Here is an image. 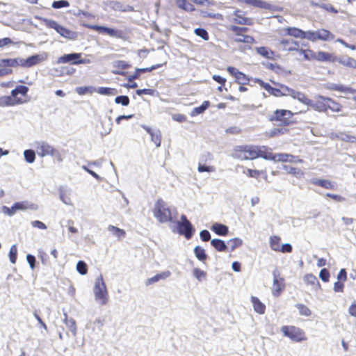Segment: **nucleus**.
<instances>
[{
	"mask_svg": "<svg viewBox=\"0 0 356 356\" xmlns=\"http://www.w3.org/2000/svg\"><path fill=\"white\" fill-rule=\"evenodd\" d=\"M92 291L95 301L97 304L105 305L108 303L109 300L108 292L102 275L95 278Z\"/></svg>",
	"mask_w": 356,
	"mask_h": 356,
	"instance_id": "nucleus-1",
	"label": "nucleus"
},
{
	"mask_svg": "<svg viewBox=\"0 0 356 356\" xmlns=\"http://www.w3.org/2000/svg\"><path fill=\"white\" fill-rule=\"evenodd\" d=\"M29 88L25 86H18L11 91L9 96L0 97V106H13L17 104H22L24 102L18 97V95L25 96Z\"/></svg>",
	"mask_w": 356,
	"mask_h": 356,
	"instance_id": "nucleus-2",
	"label": "nucleus"
},
{
	"mask_svg": "<svg viewBox=\"0 0 356 356\" xmlns=\"http://www.w3.org/2000/svg\"><path fill=\"white\" fill-rule=\"evenodd\" d=\"M259 146L240 145L236 146L232 153V156L239 160L254 159L259 157Z\"/></svg>",
	"mask_w": 356,
	"mask_h": 356,
	"instance_id": "nucleus-3",
	"label": "nucleus"
},
{
	"mask_svg": "<svg viewBox=\"0 0 356 356\" xmlns=\"http://www.w3.org/2000/svg\"><path fill=\"white\" fill-rule=\"evenodd\" d=\"M42 21L47 27L54 29L58 34L65 38L74 40L77 37L76 33L58 24L56 21L48 19H42Z\"/></svg>",
	"mask_w": 356,
	"mask_h": 356,
	"instance_id": "nucleus-4",
	"label": "nucleus"
},
{
	"mask_svg": "<svg viewBox=\"0 0 356 356\" xmlns=\"http://www.w3.org/2000/svg\"><path fill=\"white\" fill-rule=\"evenodd\" d=\"M173 211L163 200H157V220L161 222H172Z\"/></svg>",
	"mask_w": 356,
	"mask_h": 356,
	"instance_id": "nucleus-5",
	"label": "nucleus"
},
{
	"mask_svg": "<svg viewBox=\"0 0 356 356\" xmlns=\"http://www.w3.org/2000/svg\"><path fill=\"white\" fill-rule=\"evenodd\" d=\"M177 232L185 236L186 239H190L193 234L194 229L191 222L187 219L185 215H181L180 220L177 221Z\"/></svg>",
	"mask_w": 356,
	"mask_h": 356,
	"instance_id": "nucleus-6",
	"label": "nucleus"
},
{
	"mask_svg": "<svg viewBox=\"0 0 356 356\" xmlns=\"http://www.w3.org/2000/svg\"><path fill=\"white\" fill-rule=\"evenodd\" d=\"M305 39L312 42L317 40L327 41L334 39V35L326 29H319L315 31H305Z\"/></svg>",
	"mask_w": 356,
	"mask_h": 356,
	"instance_id": "nucleus-7",
	"label": "nucleus"
},
{
	"mask_svg": "<svg viewBox=\"0 0 356 356\" xmlns=\"http://www.w3.org/2000/svg\"><path fill=\"white\" fill-rule=\"evenodd\" d=\"M284 336L293 341L300 342L306 339L304 332L295 326L284 325L281 327Z\"/></svg>",
	"mask_w": 356,
	"mask_h": 356,
	"instance_id": "nucleus-8",
	"label": "nucleus"
},
{
	"mask_svg": "<svg viewBox=\"0 0 356 356\" xmlns=\"http://www.w3.org/2000/svg\"><path fill=\"white\" fill-rule=\"evenodd\" d=\"M38 154L41 157L46 156H58L59 153L51 145L44 141H39L35 143Z\"/></svg>",
	"mask_w": 356,
	"mask_h": 356,
	"instance_id": "nucleus-9",
	"label": "nucleus"
},
{
	"mask_svg": "<svg viewBox=\"0 0 356 356\" xmlns=\"http://www.w3.org/2000/svg\"><path fill=\"white\" fill-rule=\"evenodd\" d=\"M48 54L46 52L41 53L40 54H36L31 56L26 59L22 58L21 66L24 67H31L33 65H35L42 61H44L47 59Z\"/></svg>",
	"mask_w": 356,
	"mask_h": 356,
	"instance_id": "nucleus-10",
	"label": "nucleus"
},
{
	"mask_svg": "<svg viewBox=\"0 0 356 356\" xmlns=\"http://www.w3.org/2000/svg\"><path fill=\"white\" fill-rule=\"evenodd\" d=\"M273 282L271 287L273 296L277 297L284 289V279L280 277V274L277 270L273 271Z\"/></svg>",
	"mask_w": 356,
	"mask_h": 356,
	"instance_id": "nucleus-11",
	"label": "nucleus"
},
{
	"mask_svg": "<svg viewBox=\"0 0 356 356\" xmlns=\"http://www.w3.org/2000/svg\"><path fill=\"white\" fill-rule=\"evenodd\" d=\"M292 116L291 111L282 109L276 110L269 119L271 121H280L284 124H288Z\"/></svg>",
	"mask_w": 356,
	"mask_h": 356,
	"instance_id": "nucleus-12",
	"label": "nucleus"
},
{
	"mask_svg": "<svg viewBox=\"0 0 356 356\" xmlns=\"http://www.w3.org/2000/svg\"><path fill=\"white\" fill-rule=\"evenodd\" d=\"M275 162H289V163H302V160L298 157L286 153L274 154Z\"/></svg>",
	"mask_w": 356,
	"mask_h": 356,
	"instance_id": "nucleus-13",
	"label": "nucleus"
},
{
	"mask_svg": "<svg viewBox=\"0 0 356 356\" xmlns=\"http://www.w3.org/2000/svg\"><path fill=\"white\" fill-rule=\"evenodd\" d=\"M81 57V54H80V53H72V54H65L58 58V63H70L73 65H79V63H77V62L79 60H80Z\"/></svg>",
	"mask_w": 356,
	"mask_h": 356,
	"instance_id": "nucleus-14",
	"label": "nucleus"
},
{
	"mask_svg": "<svg viewBox=\"0 0 356 356\" xmlns=\"http://www.w3.org/2000/svg\"><path fill=\"white\" fill-rule=\"evenodd\" d=\"M327 97L318 95L316 97V100L315 102L312 101V104L309 105L314 110L318 111L319 112H324L327 110V102H326Z\"/></svg>",
	"mask_w": 356,
	"mask_h": 356,
	"instance_id": "nucleus-15",
	"label": "nucleus"
},
{
	"mask_svg": "<svg viewBox=\"0 0 356 356\" xmlns=\"http://www.w3.org/2000/svg\"><path fill=\"white\" fill-rule=\"evenodd\" d=\"M92 29L99 32V33H106L112 37H115V38H121L122 37V32L120 31L115 30L114 29L102 26H97V25L92 26Z\"/></svg>",
	"mask_w": 356,
	"mask_h": 356,
	"instance_id": "nucleus-16",
	"label": "nucleus"
},
{
	"mask_svg": "<svg viewBox=\"0 0 356 356\" xmlns=\"http://www.w3.org/2000/svg\"><path fill=\"white\" fill-rule=\"evenodd\" d=\"M282 50L293 51L298 50L299 43L291 39H282L280 41Z\"/></svg>",
	"mask_w": 356,
	"mask_h": 356,
	"instance_id": "nucleus-17",
	"label": "nucleus"
},
{
	"mask_svg": "<svg viewBox=\"0 0 356 356\" xmlns=\"http://www.w3.org/2000/svg\"><path fill=\"white\" fill-rule=\"evenodd\" d=\"M316 60L320 62H334L337 58L332 54L320 51L316 52Z\"/></svg>",
	"mask_w": 356,
	"mask_h": 356,
	"instance_id": "nucleus-18",
	"label": "nucleus"
},
{
	"mask_svg": "<svg viewBox=\"0 0 356 356\" xmlns=\"http://www.w3.org/2000/svg\"><path fill=\"white\" fill-rule=\"evenodd\" d=\"M304 281L306 284H309L312 286L313 289L317 291L321 289V285L318 281L317 277L313 274H307L304 276Z\"/></svg>",
	"mask_w": 356,
	"mask_h": 356,
	"instance_id": "nucleus-19",
	"label": "nucleus"
},
{
	"mask_svg": "<svg viewBox=\"0 0 356 356\" xmlns=\"http://www.w3.org/2000/svg\"><path fill=\"white\" fill-rule=\"evenodd\" d=\"M14 208L16 210V212L17 211L22 210H33L35 211L38 209V207L36 204L31 203L28 202H16L14 204Z\"/></svg>",
	"mask_w": 356,
	"mask_h": 356,
	"instance_id": "nucleus-20",
	"label": "nucleus"
},
{
	"mask_svg": "<svg viewBox=\"0 0 356 356\" xmlns=\"http://www.w3.org/2000/svg\"><path fill=\"white\" fill-rule=\"evenodd\" d=\"M251 302L255 312L259 314H264L266 311V305L260 301V300L255 297L251 296Z\"/></svg>",
	"mask_w": 356,
	"mask_h": 356,
	"instance_id": "nucleus-21",
	"label": "nucleus"
},
{
	"mask_svg": "<svg viewBox=\"0 0 356 356\" xmlns=\"http://www.w3.org/2000/svg\"><path fill=\"white\" fill-rule=\"evenodd\" d=\"M63 322L71 332L72 334L74 337H76L77 334V328L75 320L72 318H68L67 314L65 313Z\"/></svg>",
	"mask_w": 356,
	"mask_h": 356,
	"instance_id": "nucleus-22",
	"label": "nucleus"
},
{
	"mask_svg": "<svg viewBox=\"0 0 356 356\" xmlns=\"http://www.w3.org/2000/svg\"><path fill=\"white\" fill-rule=\"evenodd\" d=\"M22 58H8L0 60V67H17L21 66Z\"/></svg>",
	"mask_w": 356,
	"mask_h": 356,
	"instance_id": "nucleus-23",
	"label": "nucleus"
},
{
	"mask_svg": "<svg viewBox=\"0 0 356 356\" xmlns=\"http://www.w3.org/2000/svg\"><path fill=\"white\" fill-rule=\"evenodd\" d=\"M340 64L353 68H356V60L353 58L343 56L337 58V60Z\"/></svg>",
	"mask_w": 356,
	"mask_h": 356,
	"instance_id": "nucleus-24",
	"label": "nucleus"
},
{
	"mask_svg": "<svg viewBox=\"0 0 356 356\" xmlns=\"http://www.w3.org/2000/svg\"><path fill=\"white\" fill-rule=\"evenodd\" d=\"M287 35L296 38H305V31L296 27H288L286 29Z\"/></svg>",
	"mask_w": 356,
	"mask_h": 356,
	"instance_id": "nucleus-25",
	"label": "nucleus"
},
{
	"mask_svg": "<svg viewBox=\"0 0 356 356\" xmlns=\"http://www.w3.org/2000/svg\"><path fill=\"white\" fill-rule=\"evenodd\" d=\"M113 66L116 68L113 71L115 74H122L121 70L127 69L130 65L124 60H116L113 63Z\"/></svg>",
	"mask_w": 356,
	"mask_h": 356,
	"instance_id": "nucleus-26",
	"label": "nucleus"
},
{
	"mask_svg": "<svg viewBox=\"0 0 356 356\" xmlns=\"http://www.w3.org/2000/svg\"><path fill=\"white\" fill-rule=\"evenodd\" d=\"M248 5L265 10H270L272 5L263 0H248Z\"/></svg>",
	"mask_w": 356,
	"mask_h": 356,
	"instance_id": "nucleus-27",
	"label": "nucleus"
},
{
	"mask_svg": "<svg viewBox=\"0 0 356 356\" xmlns=\"http://www.w3.org/2000/svg\"><path fill=\"white\" fill-rule=\"evenodd\" d=\"M211 229L220 236H226L228 233V227L220 223H214L211 227Z\"/></svg>",
	"mask_w": 356,
	"mask_h": 356,
	"instance_id": "nucleus-28",
	"label": "nucleus"
},
{
	"mask_svg": "<svg viewBox=\"0 0 356 356\" xmlns=\"http://www.w3.org/2000/svg\"><path fill=\"white\" fill-rule=\"evenodd\" d=\"M259 157H261L266 160H274V154L268 150L266 146H259Z\"/></svg>",
	"mask_w": 356,
	"mask_h": 356,
	"instance_id": "nucleus-29",
	"label": "nucleus"
},
{
	"mask_svg": "<svg viewBox=\"0 0 356 356\" xmlns=\"http://www.w3.org/2000/svg\"><path fill=\"white\" fill-rule=\"evenodd\" d=\"M95 92L106 96H115L118 94V90L116 89L107 87L96 88V90Z\"/></svg>",
	"mask_w": 356,
	"mask_h": 356,
	"instance_id": "nucleus-30",
	"label": "nucleus"
},
{
	"mask_svg": "<svg viewBox=\"0 0 356 356\" xmlns=\"http://www.w3.org/2000/svg\"><path fill=\"white\" fill-rule=\"evenodd\" d=\"M280 241H281V238L278 236L273 235V236H270L269 245H270V248L275 252H279L280 250Z\"/></svg>",
	"mask_w": 356,
	"mask_h": 356,
	"instance_id": "nucleus-31",
	"label": "nucleus"
},
{
	"mask_svg": "<svg viewBox=\"0 0 356 356\" xmlns=\"http://www.w3.org/2000/svg\"><path fill=\"white\" fill-rule=\"evenodd\" d=\"M293 98L298 99L300 102L307 106H309L310 104H312V100L309 99L305 94L300 92L299 91H295Z\"/></svg>",
	"mask_w": 356,
	"mask_h": 356,
	"instance_id": "nucleus-32",
	"label": "nucleus"
},
{
	"mask_svg": "<svg viewBox=\"0 0 356 356\" xmlns=\"http://www.w3.org/2000/svg\"><path fill=\"white\" fill-rule=\"evenodd\" d=\"M326 102H327V109L331 110L333 112H339L341 110L342 106L334 101V99L328 97L325 99Z\"/></svg>",
	"mask_w": 356,
	"mask_h": 356,
	"instance_id": "nucleus-33",
	"label": "nucleus"
},
{
	"mask_svg": "<svg viewBox=\"0 0 356 356\" xmlns=\"http://www.w3.org/2000/svg\"><path fill=\"white\" fill-rule=\"evenodd\" d=\"M211 244L215 249L220 252L226 251L227 249V246L226 245L225 241L221 239H213L211 241Z\"/></svg>",
	"mask_w": 356,
	"mask_h": 356,
	"instance_id": "nucleus-34",
	"label": "nucleus"
},
{
	"mask_svg": "<svg viewBox=\"0 0 356 356\" xmlns=\"http://www.w3.org/2000/svg\"><path fill=\"white\" fill-rule=\"evenodd\" d=\"M177 6L186 11L192 12L195 10L194 6L186 0H176Z\"/></svg>",
	"mask_w": 356,
	"mask_h": 356,
	"instance_id": "nucleus-35",
	"label": "nucleus"
},
{
	"mask_svg": "<svg viewBox=\"0 0 356 356\" xmlns=\"http://www.w3.org/2000/svg\"><path fill=\"white\" fill-rule=\"evenodd\" d=\"M283 169L287 171L288 173L294 175L297 178H301L304 176V172L299 168L284 165H283Z\"/></svg>",
	"mask_w": 356,
	"mask_h": 356,
	"instance_id": "nucleus-36",
	"label": "nucleus"
},
{
	"mask_svg": "<svg viewBox=\"0 0 356 356\" xmlns=\"http://www.w3.org/2000/svg\"><path fill=\"white\" fill-rule=\"evenodd\" d=\"M312 183L327 189H332L334 187V185L332 182L326 179H316L312 181Z\"/></svg>",
	"mask_w": 356,
	"mask_h": 356,
	"instance_id": "nucleus-37",
	"label": "nucleus"
},
{
	"mask_svg": "<svg viewBox=\"0 0 356 356\" xmlns=\"http://www.w3.org/2000/svg\"><path fill=\"white\" fill-rule=\"evenodd\" d=\"M108 230L111 232L115 236H116L118 239L123 238L126 235V232L124 230L120 229L113 225H109L108 227Z\"/></svg>",
	"mask_w": 356,
	"mask_h": 356,
	"instance_id": "nucleus-38",
	"label": "nucleus"
},
{
	"mask_svg": "<svg viewBox=\"0 0 356 356\" xmlns=\"http://www.w3.org/2000/svg\"><path fill=\"white\" fill-rule=\"evenodd\" d=\"M239 11L237 10L236 13H235V16H236V18L234 19V21L238 24H248V25H250L252 24V19H249V18H247V17H244L243 16H241L240 14H239Z\"/></svg>",
	"mask_w": 356,
	"mask_h": 356,
	"instance_id": "nucleus-39",
	"label": "nucleus"
},
{
	"mask_svg": "<svg viewBox=\"0 0 356 356\" xmlns=\"http://www.w3.org/2000/svg\"><path fill=\"white\" fill-rule=\"evenodd\" d=\"M96 90V88L93 86H82L77 87L75 91L80 95H85L86 93L92 94Z\"/></svg>",
	"mask_w": 356,
	"mask_h": 356,
	"instance_id": "nucleus-40",
	"label": "nucleus"
},
{
	"mask_svg": "<svg viewBox=\"0 0 356 356\" xmlns=\"http://www.w3.org/2000/svg\"><path fill=\"white\" fill-rule=\"evenodd\" d=\"M237 42H244L252 44L254 42V38L250 35H245L241 33H237V36L234 39Z\"/></svg>",
	"mask_w": 356,
	"mask_h": 356,
	"instance_id": "nucleus-41",
	"label": "nucleus"
},
{
	"mask_svg": "<svg viewBox=\"0 0 356 356\" xmlns=\"http://www.w3.org/2000/svg\"><path fill=\"white\" fill-rule=\"evenodd\" d=\"M257 51L259 54L267 58H271L274 56L273 51L264 47L257 48Z\"/></svg>",
	"mask_w": 356,
	"mask_h": 356,
	"instance_id": "nucleus-42",
	"label": "nucleus"
},
{
	"mask_svg": "<svg viewBox=\"0 0 356 356\" xmlns=\"http://www.w3.org/2000/svg\"><path fill=\"white\" fill-rule=\"evenodd\" d=\"M194 253L195 257L200 260V261H204L207 256L205 253V250L204 248H202L200 246H196L194 248Z\"/></svg>",
	"mask_w": 356,
	"mask_h": 356,
	"instance_id": "nucleus-43",
	"label": "nucleus"
},
{
	"mask_svg": "<svg viewBox=\"0 0 356 356\" xmlns=\"http://www.w3.org/2000/svg\"><path fill=\"white\" fill-rule=\"evenodd\" d=\"M209 102H204L201 106L193 108V110L191 112V115L195 116L196 115L202 113L209 107Z\"/></svg>",
	"mask_w": 356,
	"mask_h": 356,
	"instance_id": "nucleus-44",
	"label": "nucleus"
},
{
	"mask_svg": "<svg viewBox=\"0 0 356 356\" xmlns=\"http://www.w3.org/2000/svg\"><path fill=\"white\" fill-rule=\"evenodd\" d=\"M243 173L249 177L259 178L261 175L265 174L263 170L246 169Z\"/></svg>",
	"mask_w": 356,
	"mask_h": 356,
	"instance_id": "nucleus-45",
	"label": "nucleus"
},
{
	"mask_svg": "<svg viewBox=\"0 0 356 356\" xmlns=\"http://www.w3.org/2000/svg\"><path fill=\"white\" fill-rule=\"evenodd\" d=\"M17 248L15 244L13 245L9 251L8 257L10 261L15 264L17 261Z\"/></svg>",
	"mask_w": 356,
	"mask_h": 356,
	"instance_id": "nucleus-46",
	"label": "nucleus"
},
{
	"mask_svg": "<svg viewBox=\"0 0 356 356\" xmlns=\"http://www.w3.org/2000/svg\"><path fill=\"white\" fill-rule=\"evenodd\" d=\"M24 159L27 163H32L35 159V153L32 149H26L24 152Z\"/></svg>",
	"mask_w": 356,
	"mask_h": 356,
	"instance_id": "nucleus-47",
	"label": "nucleus"
},
{
	"mask_svg": "<svg viewBox=\"0 0 356 356\" xmlns=\"http://www.w3.org/2000/svg\"><path fill=\"white\" fill-rule=\"evenodd\" d=\"M296 307L298 309L299 314L302 316H309L312 314L311 310L303 304L296 305Z\"/></svg>",
	"mask_w": 356,
	"mask_h": 356,
	"instance_id": "nucleus-48",
	"label": "nucleus"
},
{
	"mask_svg": "<svg viewBox=\"0 0 356 356\" xmlns=\"http://www.w3.org/2000/svg\"><path fill=\"white\" fill-rule=\"evenodd\" d=\"M236 81L241 85H245L250 81V79L243 72H240L235 77Z\"/></svg>",
	"mask_w": 356,
	"mask_h": 356,
	"instance_id": "nucleus-49",
	"label": "nucleus"
},
{
	"mask_svg": "<svg viewBox=\"0 0 356 356\" xmlns=\"http://www.w3.org/2000/svg\"><path fill=\"white\" fill-rule=\"evenodd\" d=\"M76 269L77 272L82 275H86L88 273L87 265L83 261H79L77 262Z\"/></svg>",
	"mask_w": 356,
	"mask_h": 356,
	"instance_id": "nucleus-50",
	"label": "nucleus"
},
{
	"mask_svg": "<svg viewBox=\"0 0 356 356\" xmlns=\"http://www.w3.org/2000/svg\"><path fill=\"white\" fill-rule=\"evenodd\" d=\"M346 87L341 84L330 83L327 86V88L331 90L339 91L346 94Z\"/></svg>",
	"mask_w": 356,
	"mask_h": 356,
	"instance_id": "nucleus-51",
	"label": "nucleus"
},
{
	"mask_svg": "<svg viewBox=\"0 0 356 356\" xmlns=\"http://www.w3.org/2000/svg\"><path fill=\"white\" fill-rule=\"evenodd\" d=\"M280 91L282 92V96H291V97H293L294 92L296 91L295 90L282 84L280 85Z\"/></svg>",
	"mask_w": 356,
	"mask_h": 356,
	"instance_id": "nucleus-52",
	"label": "nucleus"
},
{
	"mask_svg": "<svg viewBox=\"0 0 356 356\" xmlns=\"http://www.w3.org/2000/svg\"><path fill=\"white\" fill-rule=\"evenodd\" d=\"M193 275L198 281H202L206 277L207 273L205 271L196 268L193 269Z\"/></svg>",
	"mask_w": 356,
	"mask_h": 356,
	"instance_id": "nucleus-53",
	"label": "nucleus"
},
{
	"mask_svg": "<svg viewBox=\"0 0 356 356\" xmlns=\"http://www.w3.org/2000/svg\"><path fill=\"white\" fill-rule=\"evenodd\" d=\"M195 33L197 35L202 38L204 40H209V35L207 31L202 28H197L194 31Z\"/></svg>",
	"mask_w": 356,
	"mask_h": 356,
	"instance_id": "nucleus-54",
	"label": "nucleus"
},
{
	"mask_svg": "<svg viewBox=\"0 0 356 356\" xmlns=\"http://www.w3.org/2000/svg\"><path fill=\"white\" fill-rule=\"evenodd\" d=\"M115 102L116 104H121L123 106H127L129 104V99L127 96L124 95L118 96L115 99Z\"/></svg>",
	"mask_w": 356,
	"mask_h": 356,
	"instance_id": "nucleus-55",
	"label": "nucleus"
},
{
	"mask_svg": "<svg viewBox=\"0 0 356 356\" xmlns=\"http://www.w3.org/2000/svg\"><path fill=\"white\" fill-rule=\"evenodd\" d=\"M70 3L67 1L65 0H60L54 1L52 3V7L56 9L61 8L63 7H68Z\"/></svg>",
	"mask_w": 356,
	"mask_h": 356,
	"instance_id": "nucleus-56",
	"label": "nucleus"
},
{
	"mask_svg": "<svg viewBox=\"0 0 356 356\" xmlns=\"http://www.w3.org/2000/svg\"><path fill=\"white\" fill-rule=\"evenodd\" d=\"M197 170L199 172H213L216 170V168L211 165H204L199 164Z\"/></svg>",
	"mask_w": 356,
	"mask_h": 356,
	"instance_id": "nucleus-57",
	"label": "nucleus"
},
{
	"mask_svg": "<svg viewBox=\"0 0 356 356\" xmlns=\"http://www.w3.org/2000/svg\"><path fill=\"white\" fill-rule=\"evenodd\" d=\"M157 56L162 57L161 63L157 64V67H159V66L162 65L163 64H165L167 62L168 56L162 49H160V47L157 49Z\"/></svg>",
	"mask_w": 356,
	"mask_h": 356,
	"instance_id": "nucleus-58",
	"label": "nucleus"
},
{
	"mask_svg": "<svg viewBox=\"0 0 356 356\" xmlns=\"http://www.w3.org/2000/svg\"><path fill=\"white\" fill-rule=\"evenodd\" d=\"M319 277L325 282H328L330 277L329 271L326 268L321 270L319 273Z\"/></svg>",
	"mask_w": 356,
	"mask_h": 356,
	"instance_id": "nucleus-59",
	"label": "nucleus"
},
{
	"mask_svg": "<svg viewBox=\"0 0 356 356\" xmlns=\"http://www.w3.org/2000/svg\"><path fill=\"white\" fill-rule=\"evenodd\" d=\"M60 200L66 205H72L70 197L64 192L60 193Z\"/></svg>",
	"mask_w": 356,
	"mask_h": 356,
	"instance_id": "nucleus-60",
	"label": "nucleus"
},
{
	"mask_svg": "<svg viewBox=\"0 0 356 356\" xmlns=\"http://www.w3.org/2000/svg\"><path fill=\"white\" fill-rule=\"evenodd\" d=\"M2 211L3 213L7 214L10 216H13L16 213V210L14 208V205L11 207H7L6 206H3L2 207Z\"/></svg>",
	"mask_w": 356,
	"mask_h": 356,
	"instance_id": "nucleus-61",
	"label": "nucleus"
},
{
	"mask_svg": "<svg viewBox=\"0 0 356 356\" xmlns=\"http://www.w3.org/2000/svg\"><path fill=\"white\" fill-rule=\"evenodd\" d=\"M343 282L341 281H337L334 284L333 290L335 292H343L344 284L343 283Z\"/></svg>",
	"mask_w": 356,
	"mask_h": 356,
	"instance_id": "nucleus-62",
	"label": "nucleus"
},
{
	"mask_svg": "<svg viewBox=\"0 0 356 356\" xmlns=\"http://www.w3.org/2000/svg\"><path fill=\"white\" fill-rule=\"evenodd\" d=\"M200 236L203 241H208L211 238V234L206 229L201 231L200 233Z\"/></svg>",
	"mask_w": 356,
	"mask_h": 356,
	"instance_id": "nucleus-63",
	"label": "nucleus"
},
{
	"mask_svg": "<svg viewBox=\"0 0 356 356\" xmlns=\"http://www.w3.org/2000/svg\"><path fill=\"white\" fill-rule=\"evenodd\" d=\"M348 314L356 318V302H353L348 307Z\"/></svg>",
	"mask_w": 356,
	"mask_h": 356,
	"instance_id": "nucleus-64",
	"label": "nucleus"
}]
</instances>
